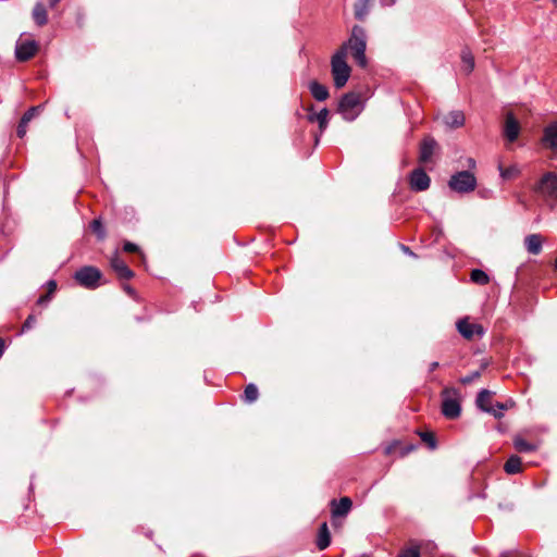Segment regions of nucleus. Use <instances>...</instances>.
Instances as JSON below:
<instances>
[{
  "label": "nucleus",
  "instance_id": "obj_1",
  "mask_svg": "<svg viewBox=\"0 0 557 557\" xmlns=\"http://www.w3.org/2000/svg\"><path fill=\"white\" fill-rule=\"evenodd\" d=\"M341 48H346V53L350 51L356 63L360 67H366L368 64L366 57L367 49V34L363 27L355 25L351 29V35L347 42L343 44Z\"/></svg>",
  "mask_w": 557,
  "mask_h": 557
},
{
  "label": "nucleus",
  "instance_id": "obj_2",
  "mask_svg": "<svg viewBox=\"0 0 557 557\" xmlns=\"http://www.w3.org/2000/svg\"><path fill=\"white\" fill-rule=\"evenodd\" d=\"M331 72L334 86L337 89L343 88L350 77V66L346 62V48H339L332 57Z\"/></svg>",
  "mask_w": 557,
  "mask_h": 557
},
{
  "label": "nucleus",
  "instance_id": "obj_3",
  "mask_svg": "<svg viewBox=\"0 0 557 557\" xmlns=\"http://www.w3.org/2000/svg\"><path fill=\"white\" fill-rule=\"evenodd\" d=\"M362 111L360 96L356 92L345 94L338 103V112L344 120L354 121Z\"/></svg>",
  "mask_w": 557,
  "mask_h": 557
},
{
  "label": "nucleus",
  "instance_id": "obj_4",
  "mask_svg": "<svg viewBox=\"0 0 557 557\" xmlns=\"http://www.w3.org/2000/svg\"><path fill=\"white\" fill-rule=\"evenodd\" d=\"M448 187L458 194L471 193L476 187V177L470 171H459L450 176Z\"/></svg>",
  "mask_w": 557,
  "mask_h": 557
},
{
  "label": "nucleus",
  "instance_id": "obj_5",
  "mask_svg": "<svg viewBox=\"0 0 557 557\" xmlns=\"http://www.w3.org/2000/svg\"><path fill=\"white\" fill-rule=\"evenodd\" d=\"M442 413L447 419H456L461 413L459 393L456 388L446 387L442 392Z\"/></svg>",
  "mask_w": 557,
  "mask_h": 557
},
{
  "label": "nucleus",
  "instance_id": "obj_6",
  "mask_svg": "<svg viewBox=\"0 0 557 557\" xmlns=\"http://www.w3.org/2000/svg\"><path fill=\"white\" fill-rule=\"evenodd\" d=\"M75 280L86 288H96L101 278V272L95 267H83L75 272Z\"/></svg>",
  "mask_w": 557,
  "mask_h": 557
},
{
  "label": "nucleus",
  "instance_id": "obj_7",
  "mask_svg": "<svg viewBox=\"0 0 557 557\" xmlns=\"http://www.w3.org/2000/svg\"><path fill=\"white\" fill-rule=\"evenodd\" d=\"M534 190L547 198L557 197V174L548 172L542 176Z\"/></svg>",
  "mask_w": 557,
  "mask_h": 557
},
{
  "label": "nucleus",
  "instance_id": "obj_8",
  "mask_svg": "<svg viewBox=\"0 0 557 557\" xmlns=\"http://www.w3.org/2000/svg\"><path fill=\"white\" fill-rule=\"evenodd\" d=\"M457 330L467 339H471L474 336L482 337L485 333V330L481 324L471 323L467 318L457 322Z\"/></svg>",
  "mask_w": 557,
  "mask_h": 557
},
{
  "label": "nucleus",
  "instance_id": "obj_9",
  "mask_svg": "<svg viewBox=\"0 0 557 557\" xmlns=\"http://www.w3.org/2000/svg\"><path fill=\"white\" fill-rule=\"evenodd\" d=\"M38 49L35 40H18L15 46V57L18 61H27L33 58Z\"/></svg>",
  "mask_w": 557,
  "mask_h": 557
},
{
  "label": "nucleus",
  "instance_id": "obj_10",
  "mask_svg": "<svg viewBox=\"0 0 557 557\" xmlns=\"http://www.w3.org/2000/svg\"><path fill=\"white\" fill-rule=\"evenodd\" d=\"M431 178L422 169H416L410 174V187L414 191H424L430 187Z\"/></svg>",
  "mask_w": 557,
  "mask_h": 557
},
{
  "label": "nucleus",
  "instance_id": "obj_11",
  "mask_svg": "<svg viewBox=\"0 0 557 557\" xmlns=\"http://www.w3.org/2000/svg\"><path fill=\"white\" fill-rule=\"evenodd\" d=\"M542 143L557 158V122L550 123L544 128Z\"/></svg>",
  "mask_w": 557,
  "mask_h": 557
},
{
  "label": "nucleus",
  "instance_id": "obj_12",
  "mask_svg": "<svg viewBox=\"0 0 557 557\" xmlns=\"http://www.w3.org/2000/svg\"><path fill=\"white\" fill-rule=\"evenodd\" d=\"M436 148V140L433 137H425L420 145L419 161L421 163L431 161Z\"/></svg>",
  "mask_w": 557,
  "mask_h": 557
},
{
  "label": "nucleus",
  "instance_id": "obj_13",
  "mask_svg": "<svg viewBox=\"0 0 557 557\" xmlns=\"http://www.w3.org/2000/svg\"><path fill=\"white\" fill-rule=\"evenodd\" d=\"M111 267L116 272L120 278L129 280L134 276V272L127 267V264L115 253L111 258Z\"/></svg>",
  "mask_w": 557,
  "mask_h": 557
},
{
  "label": "nucleus",
  "instance_id": "obj_14",
  "mask_svg": "<svg viewBox=\"0 0 557 557\" xmlns=\"http://www.w3.org/2000/svg\"><path fill=\"white\" fill-rule=\"evenodd\" d=\"M329 115V110L326 108H323L319 112H312L310 110V112L307 115V119L311 123L317 122L319 124L320 133L322 134L327 128Z\"/></svg>",
  "mask_w": 557,
  "mask_h": 557
},
{
  "label": "nucleus",
  "instance_id": "obj_15",
  "mask_svg": "<svg viewBox=\"0 0 557 557\" xmlns=\"http://www.w3.org/2000/svg\"><path fill=\"white\" fill-rule=\"evenodd\" d=\"M331 505L333 517H344L350 511L352 502L349 497H342L338 502L333 499Z\"/></svg>",
  "mask_w": 557,
  "mask_h": 557
},
{
  "label": "nucleus",
  "instance_id": "obj_16",
  "mask_svg": "<svg viewBox=\"0 0 557 557\" xmlns=\"http://www.w3.org/2000/svg\"><path fill=\"white\" fill-rule=\"evenodd\" d=\"M520 126L512 113L507 114L505 123V136L509 141H515L519 136Z\"/></svg>",
  "mask_w": 557,
  "mask_h": 557
},
{
  "label": "nucleus",
  "instance_id": "obj_17",
  "mask_svg": "<svg viewBox=\"0 0 557 557\" xmlns=\"http://www.w3.org/2000/svg\"><path fill=\"white\" fill-rule=\"evenodd\" d=\"M525 249L531 255H539L542 251L543 237L540 234H530L524 238Z\"/></svg>",
  "mask_w": 557,
  "mask_h": 557
},
{
  "label": "nucleus",
  "instance_id": "obj_18",
  "mask_svg": "<svg viewBox=\"0 0 557 557\" xmlns=\"http://www.w3.org/2000/svg\"><path fill=\"white\" fill-rule=\"evenodd\" d=\"M32 16L36 25L44 26L47 24L48 13L45 4L41 1L36 2L32 12Z\"/></svg>",
  "mask_w": 557,
  "mask_h": 557
},
{
  "label": "nucleus",
  "instance_id": "obj_19",
  "mask_svg": "<svg viewBox=\"0 0 557 557\" xmlns=\"http://www.w3.org/2000/svg\"><path fill=\"white\" fill-rule=\"evenodd\" d=\"M465 114L460 110L450 111L447 115L444 117V123L451 127L457 128L465 124Z\"/></svg>",
  "mask_w": 557,
  "mask_h": 557
},
{
  "label": "nucleus",
  "instance_id": "obj_20",
  "mask_svg": "<svg viewBox=\"0 0 557 557\" xmlns=\"http://www.w3.org/2000/svg\"><path fill=\"white\" fill-rule=\"evenodd\" d=\"M309 90L312 97L318 101H324L330 96L327 88L324 85L318 83L317 81H312L309 83Z\"/></svg>",
  "mask_w": 557,
  "mask_h": 557
},
{
  "label": "nucleus",
  "instance_id": "obj_21",
  "mask_svg": "<svg viewBox=\"0 0 557 557\" xmlns=\"http://www.w3.org/2000/svg\"><path fill=\"white\" fill-rule=\"evenodd\" d=\"M331 543V535H330V531H329V528H327V523L324 522L321 524L320 529H319V534H318V539H317V546L320 550H323L325 549L326 547H329Z\"/></svg>",
  "mask_w": 557,
  "mask_h": 557
},
{
  "label": "nucleus",
  "instance_id": "obj_22",
  "mask_svg": "<svg viewBox=\"0 0 557 557\" xmlns=\"http://www.w3.org/2000/svg\"><path fill=\"white\" fill-rule=\"evenodd\" d=\"M476 406L484 412H487V409L492 408L491 401V392L487 389H482L476 396Z\"/></svg>",
  "mask_w": 557,
  "mask_h": 557
},
{
  "label": "nucleus",
  "instance_id": "obj_23",
  "mask_svg": "<svg viewBox=\"0 0 557 557\" xmlns=\"http://www.w3.org/2000/svg\"><path fill=\"white\" fill-rule=\"evenodd\" d=\"M504 469L508 474H516V473L521 472V469H522L521 458L516 455L510 456L508 458V460L506 461Z\"/></svg>",
  "mask_w": 557,
  "mask_h": 557
},
{
  "label": "nucleus",
  "instance_id": "obj_24",
  "mask_svg": "<svg viewBox=\"0 0 557 557\" xmlns=\"http://www.w3.org/2000/svg\"><path fill=\"white\" fill-rule=\"evenodd\" d=\"M372 0H358L355 4V16L359 21H363L369 13Z\"/></svg>",
  "mask_w": 557,
  "mask_h": 557
},
{
  "label": "nucleus",
  "instance_id": "obj_25",
  "mask_svg": "<svg viewBox=\"0 0 557 557\" xmlns=\"http://www.w3.org/2000/svg\"><path fill=\"white\" fill-rule=\"evenodd\" d=\"M461 61L463 63V70L466 73H471L474 69V57L469 49H463L461 51Z\"/></svg>",
  "mask_w": 557,
  "mask_h": 557
},
{
  "label": "nucleus",
  "instance_id": "obj_26",
  "mask_svg": "<svg viewBox=\"0 0 557 557\" xmlns=\"http://www.w3.org/2000/svg\"><path fill=\"white\" fill-rule=\"evenodd\" d=\"M513 404L512 403H496L491 409H487V413H491L496 419H500L504 412L508 410Z\"/></svg>",
  "mask_w": 557,
  "mask_h": 557
},
{
  "label": "nucleus",
  "instance_id": "obj_27",
  "mask_svg": "<svg viewBox=\"0 0 557 557\" xmlns=\"http://www.w3.org/2000/svg\"><path fill=\"white\" fill-rule=\"evenodd\" d=\"M471 281L479 285H486L490 282L488 275L481 269H474L471 272Z\"/></svg>",
  "mask_w": 557,
  "mask_h": 557
},
{
  "label": "nucleus",
  "instance_id": "obj_28",
  "mask_svg": "<svg viewBox=\"0 0 557 557\" xmlns=\"http://www.w3.org/2000/svg\"><path fill=\"white\" fill-rule=\"evenodd\" d=\"M515 448L520 453H530L536 449V446L524 438L518 437L513 441Z\"/></svg>",
  "mask_w": 557,
  "mask_h": 557
},
{
  "label": "nucleus",
  "instance_id": "obj_29",
  "mask_svg": "<svg viewBox=\"0 0 557 557\" xmlns=\"http://www.w3.org/2000/svg\"><path fill=\"white\" fill-rule=\"evenodd\" d=\"M258 387L252 383L248 384L244 391V400L251 404L258 399Z\"/></svg>",
  "mask_w": 557,
  "mask_h": 557
},
{
  "label": "nucleus",
  "instance_id": "obj_30",
  "mask_svg": "<svg viewBox=\"0 0 557 557\" xmlns=\"http://www.w3.org/2000/svg\"><path fill=\"white\" fill-rule=\"evenodd\" d=\"M90 228L99 239H103L106 237V231L100 219H95L90 224Z\"/></svg>",
  "mask_w": 557,
  "mask_h": 557
},
{
  "label": "nucleus",
  "instance_id": "obj_31",
  "mask_svg": "<svg viewBox=\"0 0 557 557\" xmlns=\"http://www.w3.org/2000/svg\"><path fill=\"white\" fill-rule=\"evenodd\" d=\"M499 172H500V176L503 178L510 180V178L515 177L519 173V170L515 165L508 166V168L499 166Z\"/></svg>",
  "mask_w": 557,
  "mask_h": 557
},
{
  "label": "nucleus",
  "instance_id": "obj_32",
  "mask_svg": "<svg viewBox=\"0 0 557 557\" xmlns=\"http://www.w3.org/2000/svg\"><path fill=\"white\" fill-rule=\"evenodd\" d=\"M420 437L421 440L428 444V446L431 448V449H435L436 448V441H435V437L432 433L430 432H424V433H421L420 434Z\"/></svg>",
  "mask_w": 557,
  "mask_h": 557
},
{
  "label": "nucleus",
  "instance_id": "obj_33",
  "mask_svg": "<svg viewBox=\"0 0 557 557\" xmlns=\"http://www.w3.org/2000/svg\"><path fill=\"white\" fill-rule=\"evenodd\" d=\"M40 107H32L29 108L22 116L24 122H30L34 116L38 113Z\"/></svg>",
  "mask_w": 557,
  "mask_h": 557
},
{
  "label": "nucleus",
  "instance_id": "obj_34",
  "mask_svg": "<svg viewBox=\"0 0 557 557\" xmlns=\"http://www.w3.org/2000/svg\"><path fill=\"white\" fill-rule=\"evenodd\" d=\"M481 375V372L480 371H474L466 376H462L460 379V383L466 385V384H470L472 383L474 380L479 379Z\"/></svg>",
  "mask_w": 557,
  "mask_h": 557
},
{
  "label": "nucleus",
  "instance_id": "obj_35",
  "mask_svg": "<svg viewBox=\"0 0 557 557\" xmlns=\"http://www.w3.org/2000/svg\"><path fill=\"white\" fill-rule=\"evenodd\" d=\"M29 122H24L23 119H21L20 123H18V126H17V129H16V133H17V136L20 138H23L27 132V125H28Z\"/></svg>",
  "mask_w": 557,
  "mask_h": 557
},
{
  "label": "nucleus",
  "instance_id": "obj_36",
  "mask_svg": "<svg viewBox=\"0 0 557 557\" xmlns=\"http://www.w3.org/2000/svg\"><path fill=\"white\" fill-rule=\"evenodd\" d=\"M36 322V319L33 314L28 315V318L25 320L22 326V332L30 330Z\"/></svg>",
  "mask_w": 557,
  "mask_h": 557
},
{
  "label": "nucleus",
  "instance_id": "obj_37",
  "mask_svg": "<svg viewBox=\"0 0 557 557\" xmlns=\"http://www.w3.org/2000/svg\"><path fill=\"white\" fill-rule=\"evenodd\" d=\"M399 557H420V553L418 548H408Z\"/></svg>",
  "mask_w": 557,
  "mask_h": 557
},
{
  "label": "nucleus",
  "instance_id": "obj_38",
  "mask_svg": "<svg viewBox=\"0 0 557 557\" xmlns=\"http://www.w3.org/2000/svg\"><path fill=\"white\" fill-rule=\"evenodd\" d=\"M123 250L126 252H135L138 250V246L134 243L126 242L123 246Z\"/></svg>",
  "mask_w": 557,
  "mask_h": 557
},
{
  "label": "nucleus",
  "instance_id": "obj_39",
  "mask_svg": "<svg viewBox=\"0 0 557 557\" xmlns=\"http://www.w3.org/2000/svg\"><path fill=\"white\" fill-rule=\"evenodd\" d=\"M49 300H50V296H49V294H48V295H44V296H40V297L38 298L37 304H38V305H44V304L49 302Z\"/></svg>",
  "mask_w": 557,
  "mask_h": 557
},
{
  "label": "nucleus",
  "instance_id": "obj_40",
  "mask_svg": "<svg viewBox=\"0 0 557 557\" xmlns=\"http://www.w3.org/2000/svg\"><path fill=\"white\" fill-rule=\"evenodd\" d=\"M48 287H49V293H53L57 288V283L55 281H49L48 282Z\"/></svg>",
  "mask_w": 557,
  "mask_h": 557
},
{
  "label": "nucleus",
  "instance_id": "obj_41",
  "mask_svg": "<svg viewBox=\"0 0 557 557\" xmlns=\"http://www.w3.org/2000/svg\"><path fill=\"white\" fill-rule=\"evenodd\" d=\"M396 0H380L383 7H392Z\"/></svg>",
  "mask_w": 557,
  "mask_h": 557
},
{
  "label": "nucleus",
  "instance_id": "obj_42",
  "mask_svg": "<svg viewBox=\"0 0 557 557\" xmlns=\"http://www.w3.org/2000/svg\"><path fill=\"white\" fill-rule=\"evenodd\" d=\"M479 195L482 197V198H490L491 195H492V191L491 190H480L479 191Z\"/></svg>",
  "mask_w": 557,
  "mask_h": 557
},
{
  "label": "nucleus",
  "instance_id": "obj_43",
  "mask_svg": "<svg viewBox=\"0 0 557 557\" xmlns=\"http://www.w3.org/2000/svg\"><path fill=\"white\" fill-rule=\"evenodd\" d=\"M401 249H403V251H404L406 255L411 256V257H416V255H414V253L409 249V247H407V246H404V245H403V246H401Z\"/></svg>",
  "mask_w": 557,
  "mask_h": 557
},
{
  "label": "nucleus",
  "instance_id": "obj_44",
  "mask_svg": "<svg viewBox=\"0 0 557 557\" xmlns=\"http://www.w3.org/2000/svg\"><path fill=\"white\" fill-rule=\"evenodd\" d=\"M438 366H440V363L437 361L430 363L429 371L433 372L434 370H436L438 368Z\"/></svg>",
  "mask_w": 557,
  "mask_h": 557
},
{
  "label": "nucleus",
  "instance_id": "obj_45",
  "mask_svg": "<svg viewBox=\"0 0 557 557\" xmlns=\"http://www.w3.org/2000/svg\"><path fill=\"white\" fill-rule=\"evenodd\" d=\"M124 290L132 296L135 294V290L129 285H125Z\"/></svg>",
  "mask_w": 557,
  "mask_h": 557
},
{
  "label": "nucleus",
  "instance_id": "obj_46",
  "mask_svg": "<svg viewBox=\"0 0 557 557\" xmlns=\"http://www.w3.org/2000/svg\"><path fill=\"white\" fill-rule=\"evenodd\" d=\"M4 352V342L0 338V358L2 357Z\"/></svg>",
  "mask_w": 557,
  "mask_h": 557
},
{
  "label": "nucleus",
  "instance_id": "obj_47",
  "mask_svg": "<svg viewBox=\"0 0 557 557\" xmlns=\"http://www.w3.org/2000/svg\"><path fill=\"white\" fill-rule=\"evenodd\" d=\"M59 2H60V0H50L49 5H50V8H54Z\"/></svg>",
  "mask_w": 557,
  "mask_h": 557
},
{
  "label": "nucleus",
  "instance_id": "obj_48",
  "mask_svg": "<svg viewBox=\"0 0 557 557\" xmlns=\"http://www.w3.org/2000/svg\"><path fill=\"white\" fill-rule=\"evenodd\" d=\"M468 162H469V166L470 168L475 165V161L473 159H471V158L468 160Z\"/></svg>",
  "mask_w": 557,
  "mask_h": 557
},
{
  "label": "nucleus",
  "instance_id": "obj_49",
  "mask_svg": "<svg viewBox=\"0 0 557 557\" xmlns=\"http://www.w3.org/2000/svg\"><path fill=\"white\" fill-rule=\"evenodd\" d=\"M555 269L557 270V259L555 260Z\"/></svg>",
  "mask_w": 557,
  "mask_h": 557
},
{
  "label": "nucleus",
  "instance_id": "obj_50",
  "mask_svg": "<svg viewBox=\"0 0 557 557\" xmlns=\"http://www.w3.org/2000/svg\"><path fill=\"white\" fill-rule=\"evenodd\" d=\"M554 4L557 7V0H553Z\"/></svg>",
  "mask_w": 557,
  "mask_h": 557
}]
</instances>
